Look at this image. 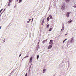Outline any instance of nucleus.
Segmentation results:
<instances>
[{"label":"nucleus","instance_id":"obj_1","mask_svg":"<svg viewBox=\"0 0 76 76\" xmlns=\"http://www.w3.org/2000/svg\"><path fill=\"white\" fill-rule=\"evenodd\" d=\"M71 13V12H69L66 13V15L67 16V17H69V14H70Z\"/></svg>","mask_w":76,"mask_h":76},{"label":"nucleus","instance_id":"obj_2","mask_svg":"<svg viewBox=\"0 0 76 76\" xmlns=\"http://www.w3.org/2000/svg\"><path fill=\"white\" fill-rule=\"evenodd\" d=\"M50 45H52L53 44V40H50V42L49 43Z\"/></svg>","mask_w":76,"mask_h":76},{"label":"nucleus","instance_id":"obj_3","mask_svg":"<svg viewBox=\"0 0 76 76\" xmlns=\"http://www.w3.org/2000/svg\"><path fill=\"white\" fill-rule=\"evenodd\" d=\"M32 58H33L32 57H31L30 59V61L29 62V63H31L32 62Z\"/></svg>","mask_w":76,"mask_h":76},{"label":"nucleus","instance_id":"obj_4","mask_svg":"<svg viewBox=\"0 0 76 76\" xmlns=\"http://www.w3.org/2000/svg\"><path fill=\"white\" fill-rule=\"evenodd\" d=\"M53 46L52 45H49L48 47V49H51V48H52Z\"/></svg>","mask_w":76,"mask_h":76},{"label":"nucleus","instance_id":"obj_5","mask_svg":"<svg viewBox=\"0 0 76 76\" xmlns=\"http://www.w3.org/2000/svg\"><path fill=\"white\" fill-rule=\"evenodd\" d=\"M44 19H43V20L42 21V24H41L42 26V25H43V24H44Z\"/></svg>","mask_w":76,"mask_h":76},{"label":"nucleus","instance_id":"obj_6","mask_svg":"<svg viewBox=\"0 0 76 76\" xmlns=\"http://www.w3.org/2000/svg\"><path fill=\"white\" fill-rule=\"evenodd\" d=\"M47 70V69H43V73H45V71Z\"/></svg>","mask_w":76,"mask_h":76},{"label":"nucleus","instance_id":"obj_7","mask_svg":"<svg viewBox=\"0 0 76 76\" xmlns=\"http://www.w3.org/2000/svg\"><path fill=\"white\" fill-rule=\"evenodd\" d=\"M72 20L70 19L69 21H68V22L69 23H71V22H72Z\"/></svg>","mask_w":76,"mask_h":76},{"label":"nucleus","instance_id":"obj_8","mask_svg":"<svg viewBox=\"0 0 76 76\" xmlns=\"http://www.w3.org/2000/svg\"><path fill=\"white\" fill-rule=\"evenodd\" d=\"M70 0H66V3H68L69 1H70Z\"/></svg>","mask_w":76,"mask_h":76},{"label":"nucleus","instance_id":"obj_9","mask_svg":"<svg viewBox=\"0 0 76 76\" xmlns=\"http://www.w3.org/2000/svg\"><path fill=\"white\" fill-rule=\"evenodd\" d=\"M64 27H63L62 29H61V31H63V30H64Z\"/></svg>","mask_w":76,"mask_h":76},{"label":"nucleus","instance_id":"obj_10","mask_svg":"<svg viewBox=\"0 0 76 76\" xmlns=\"http://www.w3.org/2000/svg\"><path fill=\"white\" fill-rule=\"evenodd\" d=\"M47 20L49 21L50 20V18L49 17H48L47 19Z\"/></svg>","mask_w":76,"mask_h":76},{"label":"nucleus","instance_id":"obj_11","mask_svg":"<svg viewBox=\"0 0 76 76\" xmlns=\"http://www.w3.org/2000/svg\"><path fill=\"white\" fill-rule=\"evenodd\" d=\"M49 17L50 19H52V18H53V17H52V16H51V15H50L49 16Z\"/></svg>","mask_w":76,"mask_h":76},{"label":"nucleus","instance_id":"obj_12","mask_svg":"<svg viewBox=\"0 0 76 76\" xmlns=\"http://www.w3.org/2000/svg\"><path fill=\"white\" fill-rule=\"evenodd\" d=\"M50 26V25L48 24V25L47 26V28H48V27Z\"/></svg>","mask_w":76,"mask_h":76},{"label":"nucleus","instance_id":"obj_13","mask_svg":"<svg viewBox=\"0 0 76 76\" xmlns=\"http://www.w3.org/2000/svg\"><path fill=\"white\" fill-rule=\"evenodd\" d=\"M12 1H13V0H10L9 1V2L10 3H11V2H12Z\"/></svg>","mask_w":76,"mask_h":76},{"label":"nucleus","instance_id":"obj_14","mask_svg":"<svg viewBox=\"0 0 76 76\" xmlns=\"http://www.w3.org/2000/svg\"><path fill=\"white\" fill-rule=\"evenodd\" d=\"M67 40V39H66L65 40H64L63 41V43H64V42H65V41H66Z\"/></svg>","mask_w":76,"mask_h":76},{"label":"nucleus","instance_id":"obj_15","mask_svg":"<svg viewBox=\"0 0 76 76\" xmlns=\"http://www.w3.org/2000/svg\"><path fill=\"white\" fill-rule=\"evenodd\" d=\"M8 6H10V2H8Z\"/></svg>","mask_w":76,"mask_h":76},{"label":"nucleus","instance_id":"obj_16","mask_svg":"<svg viewBox=\"0 0 76 76\" xmlns=\"http://www.w3.org/2000/svg\"><path fill=\"white\" fill-rule=\"evenodd\" d=\"M21 2H22V0H19V3H21Z\"/></svg>","mask_w":76,"mask_h":76},{"label":"nucleus","instance_id":"obj_17","mask_svg":"<svg viewBox=\"0 0 76 76\" xmlns=\"http://www.w3.org/2000/svg\"><path fill=\"white\" fill-rule=\"evenodd\" d=\"M61 9H63V10L64 9V8L63 7H61Z\"/></svg>","mask_w":76,"mask_h":76},{"label":"nucleus","instance_id":"obj_18","mask_svg":"<svg viewBox=\"0 0 76 76\" xmlns=\"http://www.w3.org/2000/svg\"><path fill=\"white\" fill-rule=\"evenodd\" d=\"M51 30H52V28H51L49 29V30L48 31H51Z\"/></svg>","mask_w":76,"mask_h":76},{"label":"nucleus","instance_id":"obj_19","mask_svg":"<svg viewBox=\"0 0 76 76\" xmlns=\"http://www.w3.org/2000/svg\"><path fill=\"white\" fill-rule=\"evenodd\" d=\"M39 58V55H37V59H38Z\"/></svg>","mask_w":76,"mask_h":76},{"label":"nucleus","instance_id":"obj_20","mask_svg":"<svg viewBox=\"0 0 76 76\" xmlns=\"http://www.w3.org/2000/svg\"><path fill=\"white\" fill-rule=\"evenodd\" d=\"M73 7H74L75 8H76V4H75V5Z\"/></svg>","mask_w":76,"mask_h":76},{"label":"nucleus","instance_id":"obj_21","mask_svg":"<svg viewBox=\"0 0 76 76\" xmlns=\"http://www.w3.org/2000/svg\"><path fill=\"white\" fill-rule=\"evenodd\" d=\"M29 57V56H25L24 58H26V57Z\"/></svg>","mask_w":76,"mask_h":76},{"label":"nucleus","instance_id":"obj_22","mask_svg":"<svg viewBox=\"0 0 76 76\" xmlns=\"http://www.w3.org/2000/svg\"><path fill=\"white\" fill-rule=\"evenodd\" d=\"M73 40V38L71 39V42H72V41Z\"/></svg>","mask_w":76,"mask_h":76},{"label":"nucleus","instance_id":"obj_23","mask_svg":"<svg viewBox=\"0 0 76 76\" xmlns=\"http://www.w3.org/2000/svg\"><path fill=\"white\" fill-rule=\"evenodd\" d=\"M2 10H3V9H2L0 10V13H1V12Z\"/></svg>","mask_w":76,"mask_h":76},{"label":"nucleus","instance_id":"obj_24","mask_svg":"<svg viewBox=\"0 0 76 76\" xmlns=\"http://www.w3.org/2000/svg\"><path fill=\"white\" fill-rule=\"evenodd\" d=\"M32 21H31V22H32V21H33V18H32Z\"/></svg>","mask_w":76,"mask_h":76},{"label":"nucleus","instance_id":"obj_25","mask_svg":"<svg viewBox=\"0 0 76 76\" xmlns=\"http://www.w3.org/2000/svg\"><path fill=\"white\" fill-rule=\"evenodd\" d=\"M21 56V54H20L19 56V57H20Z\"/></svg>","mask_w":76,"mask_h":76},{"label":"nucleus","instance_id":"obj_26","mask_svg":"<svg viewBox=\"0 0 76 76\" xmlns=\"http://www.w3.org/2000/svg\"><path fill=\"white\" fill-rule=\"evenodd\" d=\"M66 35H67V34H66L65 35V36Z\"/></svg>","mask_w":76,"mask_h":76},{"label":"nucleus","instance_id":"obj_27","mask_svg":"<svg viewBox=\"0 0 76 76\" xmlns=\"http://www.w3.org/2000/svg\"><path fill=\"white\" fill-rule=\"evenodd\" d=\"M31 19H30L29 20V21H31Z\"/></svg>","mask_w":76,"mask_h":76},{"label":"nucleus","instance_id":"obj_28","mask_svg":"<svg viewBox=\"0 0 76 76\" xmlns=\"http://www.w3.org/2000/svg\"><path fill=\"white\" fill-rule=\"evenodd\" d=\"M27 23H29V21H27Z\"/></svg>","mask_w":76,"mask_h":76},{"label":"nucleus","instance_id":"obj_29","mask_svg":"<svg viewBox=\"0 0 76 76\" xmlns=\"http://www.w3.org/2000/svg\"><path fill=\"white\" fill-rule=\"evenodd\" d=\"M1 29V26H0V29Z\"/></svg>","mask_w":76,"mask_h":76},{"label":"nucleus","instance_id":"obj_30","mask_svg":"<svg viewBox=\"0 0 76 76\" xmlns=\"http://www.w3.org/2000/svg\"><path fill=\"white\" fill-rule=\"evenodd\" d=\"M18 0H17L16 1H18Z\"/></svg>","mask_w":76,"mask_h":76},{"label":"nucleus","instance_id":"obj_31","mask_svg":"<svg viewBox=\"0 0 76 76\" xmlns=\"http://www.w3.org/2000/svg\"><path fill=\"white\" fill-rule=\"evenodd\" d=\"M38 44H39V42H38Z\"/></svg>","mask_w":76,"mask_h":76},{"label":"nucleus","instance_id":"obj_32","mask_svg":"<svg viewBox=\"0 0 76 76\" xmlns=\"http://www.w3.org/2000/svg\"><path fill=\"white\" fill-rule=\"evenodd\" d=\"M63 25V26H64V25Z\"/></svg>","mask_w":76,"mask_h":76},{"label":"nucleus","instance_id":"obj_33","mask_svg":"<svg viewBox=\"0 0 76 76\" xmlns=\"http://www.w3.org/2000/svg\"><path fill=\"white\" fill-rule=\"evenodd\" d=\"M1 14H2V12L1 13Z\"/></svg>","mask_w":76,"mask_h":76}]
</instances>
